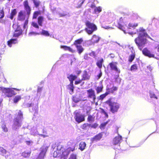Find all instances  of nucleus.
I'll list each match as a JSON object with an SVG mask.
<instances>
[{"mask_svg":"<svg viewBox=\"0 0 159 159\" xmlns=\"http://www.w3.org/2000/svg\"><path fill=\"white\" fill-rule=\"evenodd\" d=\"M138 36L134 39V42L138 48L142 50L143 48L148 43L146 37L151 38L146 31V30L143 27H140L137 30Z\"/></svg>","mask_w":159,"mask_h":159,"instance_id":"nucleus-1","label":"nucleus"},{"mask_svg":"<svg viewBox=\"0 0 159 159\" xmlns=\"http://www.w3.org/2000/svg\"><path fill=\"white\" fill-rule=\"evenodd\" d=\"M69 154V152L63 147L58 146L57 149L53 153L54 157H61L60 159H66Z\"/></svg>","mask_w":159,"mask_h":159,"instance_id":"nucleus-2","label":"nucleus"},{"mask_svg":"<svg viewBox=\"0 0 159 159\" xmlns=\"http://www.w3.org/2000/svg\"><path fill=\"white\" fill-rule=\"evenodd\" d=\"M105 103L110 107V111L112 113L117 112L120 108V105L117 102L112 101L111 98H109L105 102Z\"/></svg>","mask_w":159,"mask_h":159,"instance_id":"nucleus-3","label":"nucleus"},{"mask_svg":"<svg viewBox=\"0 0 159 159\" xmlns=\"http://www.w3.org/2000/svg\"><path fill=\"white\" fill-rule=\"evenodd\" d=\"M85 24L87 26V28L85 29V30L89 34H92L93 32L97 29L96 25L89 21H86Z\"/></svg>","mask_w":159,"mask_h":159,"instance_id":"nucleus-4","label":"nucleus"},{"mask_svg":"<svg viewBox=\"0 0 159 159\" xmlns=\"http://www.w3.org/2000/svg\"><path fill=\"white\" fill-rule=\"evenodd\" d=\"M0 90H2L3 93L8 97H11L16 94L13 88L0 87Z\"/></svg>","mask_w":159,"mask_h":159,"instance_id":"nucleus-5","label":"nucleus"},{"mask_svg":"<svg viewBox=\"0 0 159 159\" xmlns=\"http://www.w3.org/2000/svg\"><path fill=\"white\" fill-rule=\"evenodd\" d=\"M41 151L36 159H44L48 147L43 146L41 148Z\"/></svg>","mask_w":159,"mask_h":159,"instance_id":"nucleus-6","label":"nucleus"},{"mask_svg":"<svg viewBox=\"0 0 159 159\" xmlns=\"http://www.w3.org/2000/svg\"><path fill=\"white\" fill-rule=\"evenodd\" d=\"M87 92L88 94V98L92 99L93 102H94L96 99V96L94 90L92 89L91 88L87 90Z\"/></svg>","mask_w":159,"mask_h":159,"instance_id":"nucleus-7","label":"nucleus"},{"mask_svg":"<svg viewBox=\"0 0 159 159\" xmlns=\"http://www.w3.org/2000/svg\"><path fill=\"white\" fill-rule=\"evenodd\" d=\"M85 117L84 115L77 112L75 115L74 118L77 122L80 123L85 120Z\"/></svg>","mask_w":159,"mask_h":159,"instance_id":"nucleus-8","label":"nucleus"},{"mask_svg":"<svg viewBox=\"0 0 159 159\" xmlns=\"http://www.w3.org/2000/svg\"><path fill=\"white\" fill-rule=\"evenodd\" d=\"M118 62H117L112 61L109 64L110 69L112 70H114L118 73H120V70L118 68L117 65Z\"/></svg>","mask_w":159,"mask_h":159,"instance_id":"nucleus-9","label":"nucleus"},{"mask_svg":"<svg viewBox=\"0 0 159 159\" xmlns=\"http://www.w3.org/2000/svg\"><path fill=\"white\" fill-rule=\"evenodd\" d=\"M142 52L143 54L145 56L149 58H154L155 57V55L153 52H151L146 48L143 49Z\"/></svg>","mask_w":159,"mask_h":159,"instance_id":"nucleus-10","label":"nucleus"},{"mask_svg":"<svg viewBox=\"0 0 159 159\" xmlns=\"http://www.w3.org/2000/svg\"><path fill=\"white\" fill-rule=\"evenodd\" d=\"M23 5L26 11L27 15L28 17H29L31 13V9L27 0H25L23 2Z\"/></svg>","mask_w":159,"mask_h":159,"instance_id":"nucleus-11","label":"nucleus"},{"mask_svg":"<svg viewBox=\"0 0 159 159\" xmlns=\"http://www.w3.org/2000/svg\"><path fill=\"white\" fill-rule=\"evenodd\" d=\"M23 34V31L20 26H18L15 30L13 34V36L15 37H18Z\"/></svg>","mask_w":159,"mask_h":159,"instance_id":"nucleus-12","label":"nucleus"},{"mask_svg":"<svg viewBox=\"0 0 159 159\" xmlns=\"http://www.w3.org/2000/svg\"><path fill=\"white\" fill-rule=\"evenodd\" d=\"M26 15L23 11H20L17 16V20L21 21H23L26 19Z\"/></svg>","mask_w":159,"mask_h":159,"instance_id":"nucleus-13","label":"nucleus"},{"mask_svg":"<svg viewBox=\"0 0 159 159\" xmlns=\"http://www.w3.org/2000/svg\"><path fill=\"white\" fill-rule=\"evenodd\" d=\"M122 140V137L121 136L118 135L116 136L113 139V143L114 145H117L120 144V141Z\"/></svg>","mask_w":159,"mask_h":159,"instance_id":"nucleus-14","label":"nucleus"},{"mask_svg":"<svg viewBox=\"0 0 159 159\" xmlns=\"http://www.w3.org/2000/svg\"><path fill=\"white\" fill-rule=\"evenodd\" d=\"M102 136L101 133L98 134L91 139V142L93 143L94 141L99 140L102 138Z\"/></svg>","mask_w":159,"mask_h":159,"instance_id":"nucleus-15","label":"nucleus"},{"mask_svg":"<svg viewBox=\"0 0 159 159\" xmlns=\"http://www.w3.org/2000/svg\"><path fill=\"white\" fill-rule=\"evenodd\" d=\"M82 77L83 80H89L90 79V75H89L86 70H84V71Z\"/></svg>","mask_w":159,"mask_h":159,"instance_id":"nucleus-16","label":"nucleus"},{"mask_svg":"<svg viewBox=\"0 0 159 159\" xmlns=\"http://www.w3.org/2000/svg\"><path fill=\"white\" fill-rule=\"evenodd\" d=\"M17 43V39H11L7 41L8 45L10 47L12 46V44H15Z\"/></svg>","mask_w":159,"mask_h":159,"instance_id":"nucleus-17","label":"nucleus"},{"mask_svg":"<svg viewBox=\"0 0 159 159\" xmlns=\"http://www.w3.org/2000/svg\"><path fill=\"white\" fill-rule=\"evenodd\" d=\"M76 2V7L77 8H81L82 4L84 3L85 0H75Z\"/></svg>","mask_w":159,"mask_h":159,"instance_id":"nucleus-18","label":"nucleus"},{"mask_svg":"<svg viewBox=\"0 0 159 159\" xmlns=\"http://www.w3.org/2000/svg\"><path fill=\"white\" fill-rule=\"evenodd\" d=\"M83 40L82 38H80L74 41L73 43V45L76 47L81 45V44L83 42Z\"/></svg>","mask_w":159,"mask_h":159,"instance_id":"nucleus-19","label":"nucleus"},{"mask_svg":"<svg viewBox=\"0 0 159 159\" xmlns=\"http://www.w3.org/2000/svg\"><path fill=\"white\" fill-rule=\"evenodd\" d=\"M60 47L61 48L63 49L65 51L68 50L72 53L74 52L75 51V50H73L70 47L67 46L61 45V46Z\"/></svg>","mask_w":159,"mask_h":159,"instance_id":"nucleus-20","label":"nucleus"},{"mask_svg":"<svg viewBox=\"0 0 159 159\" xmlns=\"http://www.w3.org/2000/svg\"><path fill=\"white\" fill-rule=\"evenodd\" d=\"M86 143L84 142H81L79 144V149L81 151L84 150L86 147Z\"/></svg>","mask_w":159,"mask_h":159,"instance_id":"nucleus-21","label":"nucleus"},{"mask_svg":"<svg viewBox=\"0 0 159 159\" xmlns=\"http://www.w3.org/2000/svg\"><path fill=\"white\" fill-rule=\"evenodd\" d=\"M77 76L72 74H71L68 76L67 78L69 80L70 83H73V81L76 79Z\"/></svg>","mask_w":159,"mask_h":159,"instance_id":"nucleus-22","label":"nucleus"},{"mask_svg":"<svg viewBox=\"0 0 159 159\" xmlns=\"http://www.w3.org/2000/svg\"><path fill=\"white\" fill-rule=\"evenodd\" d=\"M16 13L17 11L16 9H14L12 10L9 18L11 20H12L13 19L14 17L16 15Z\"/></svg>","mask_w":159,"mask_h":159,"instance_id":"nucleus-23","label":"nucleus"},{"mask_svg":"<svg viewBox=\"0 0 159 159\" xmlns=\"http://www.w3.org/2000/svg\"><path fill=\"white\" fill-rule=\"evenodd\" d=\"M31 153V151H25L22 153L21 156L25 158H27L30 156Z\"/></svg>","mask_w":159,"mask_h":159,"instance_id":"nucleus-24","label":"nucleus"},{"mask_svg":"<svg viewBox=\"0 0 159 159\" xmlns=\"http://www.w3.org/2000/svg\"><path fill=\"white\" fill-rule=\"evenodd\" d=\"M44 20V18L43 16H40L38 17L37 19V22L39 25L42 26V23Z\"/></svg>","mask_w":159,"mask_h":159,"instance_id":"nucleus-25","label":"nucleus"},{"mask_svg":"<svg viewBox=\"0 0 159 159\" xmlns=\"http://www.w3.org/2000/svg\"><path fill=\"white\" fill-rule=\"evenodd\" d=\"M91 124L85 123L82 124L81 126V128L83 130H87L90 127Z\"/></svg>","mask_w":159,"mask_h":159,"instance_id":"nucleus-26","label":"nucleus"},{"mask_svg":"<svg viewBox=\"0 0 159 159\" xmlns=\"http://www.w3.org/2000/svg\"><path fill=\"white\" fill-rule=\"evenodd\" d=\"M100 39V38L96 35H93L92 37V40L94 43H97L98 42Z\"/></svg>","mask_w":159,"mask_h":159,"instance_id":"nucleus-27","label":"nucleus"},{"mask_svg":"<svg viewBox=\"0 0 159 159\" xmlns=\"http://www.w3.org/2000/svg\"><path fill=\"white\" fill-rule=\"evenodd\" d=\"M109 94V92H106L104 93L101 94L98 97V99L99 100H102L108 94Z\"/></svg>","mask_w":159,"mask_h":159,"instance_id":"nucleus-28","label":"nucleus"},{"mask_svg":"<svg viewBox=\"0 0 159 159\" xmlns=\"http://www.w3.org/2000/svg\"><path fill=\"white\" fill-rule=\"evenodd\" d=\"M103 62V59L101 58L100 60H98L96 64L99 68H101L102 67V64Z\"/></svg>","mask_w":159,"mask_h":159,"instance_id":"nucleus-29","label":"nucleus"},{"mask_svg":"<svg viewBox=\"0 0 159 159\" xmlns=\"http://www.w3.org/2000/svg\"><path fill=\"white\" fill-rule=\"evenodd\" d=\"M135 57V52H132L129 57L128 61L129 62H131L134 59Z\"/></svg>","mask_w":159,"mask_h":159,"instance_id":"nucleus-30","label":"nucleus"},{"mask_svg":"<svg viewBox=\"0 0 159 159\" xmlns=\"http://www.w3.org/2000/svg\"><path fill=\"white\" fill-rule=\"evenodd\" d=\"M41 14V12L40 11H35L33 14L32 17L33 19H36L38 16Z\"/></svg>","mask_w":159,"mask_h":159,"instance_id":"nucleus-31","label":"nucleus"},{"mask_svg":"<svg viewBox=\"0 0 159 159\" xmlns=\"http://www.w3.org/2000/svg\"><path fill=\"white\" fill-rule=\"evenodd\" d=\"M34 4L35 7L38 8L41 3V2L38 0H32Z\"/></svg>","mask_w":159,"mask_h":159,"instance_id":"nucleus-32","label":"nucleus"},{"mask_svg":"<svg viewBox=\"0 0 159 159\" xmlns=\"http://www.w3.org/2000/svg\"><path fill=\"white\" fill-rule=\"evenodd\" d=\"M78 53L80 54L84 51V49L81 45L76 47Z\"/></svg>","mask_w":159,"mask_h":159,"instance_id":"nucleus-33","label":"nucleus"},{"mask_svg":"<svg viewBox=\"0 0 159 159\" xmlns=\"http://www.w3.org/2000/svg\"><path fill=\"white\" fill-rule=\"evenodd\" d=\"M21 96L20 95H17L13 99L14 103H16L21 99Z\"/></svg>","mask_w":159,"mask_h":159,"instance_id":"nucleus-34","label":"nucleus"},{"mask_svg":"<svg viewBox=\"0 0 159 159\" xmlns=\"http://www.w3.org/2000/svg\"><path fill=\"white\" fill-rule=\"evenodd\" d=\"M87 121L89 122H92L94 121L95 120V116L91 115H89L87 119Z\"/></svg>","mask_w":159,"mask_h":159,"instance_id":"nucleus-35","label":"nucleus"},{"mask_svg":"<svg viewBox=\"0 0 159 159\" xmlns=\"http://www.w3.org/2000/svg\"><path fill=\"white\" fill-rule=\"evenodd\" d=\"M109 120L106 121V122L101 123L100 126L99 128L101 129H103L105 128V127L106 126L107 124L108 123Z\"/></svg>","mask_w":159,"mask_h":159,"instance_id":"nucleus-36","label":"nucleus"},{"mask_svg":"<svg viewBox=\"0 0 159 159\" xmlns=\"http://www.w3.org/2000/svg\"><path fill=\"white\" fill-rule=\"evenodd\" d=\"M67 86L68 89L70 90L71 92H73L74 89V87L73 86V83L70 82V84L68 85Z\"/></svg>","mask_w":159,"mask_h":159,"instance_id":"nucleus-37","label":"nucleus"},{"mask_svg":"<svg viewBox=\"0 0 159 159\" xmlns=\"http://www.w3.org/2000/svg\"><path fill=\"white\" fill-rule=\"evenodd\" d=\"M40 34L46 36H50V34L48 32L44 30H42Z\"/></svg>","mask_w":159,"mask_h":159,"instance_id":"nucleus-38","label":"nucleus"},{"mask_svg":"<svg viewBox=\"0 0 159 159\" xmlns=\"http://www.w3.org/2000/svg\"><path fill=\"white\" fill-rule=\"evenodd\" d=\"M103 88V86L102 85L100 86H98L96 89L97 93L98 94L102 91Z\"/></svg>","mask_w":159,"mask_h":159,"instance_id":"nucleus-39","label":"nucleus"},{"mask_svg":"<svg viewBox=\"0 0 159 159\" xmlns=\"http://www.w3.org/2000/svg\"><path fill=\"white\" fill-rule=\"evenodd\" d=\"M1 128L2 129L3 131L4 132H7L8 131V129L6 127V124L4 123H3L2 124Z\"/></svg>","mask_w":159,"mask_h":159,"instance_id":"nucleus-40","label":"nucleus"},{"mask_svg":"<svg viewBox=\"0 0 159 159\" xmlns=\"http://www.w3.org/2000/svg\"><path fill=\"white\" fill-rule=\"evenodd\" d=\"M28 18L29 17L28 16L27 18H26V20H25V21L23 24V28L24 29L26 28H27L28 27Z\"/></svg>","mask_w":159,"mask_h":159,"instance_id":"nucleus-41","label":"nucleus"},{"mask_svg":"<svg viewBox=\"0 0 159 159\" xmlns=\"http://www.w3.org/2000/svg\"><path fill=\"white\" fill-rule=\"evenodd\" d=\"M117 87L115 86H113L111 89V90H110L107 92H109V94L110 93H113L115 91H117Z\"/></svg>","mask_w":159,"mask_h":159,"instance_id":"nucleus-42","label":"nucleus"},{"mask_svg":"<svg viewBox=\"0 0 159 159\" xmlns=\"http://www.w3.org/2000/svg\"><path fill=\"white\" fill-rule=\"evenodd\" d=\"M102 11V8L101 7L99 6L96 7L94 10V11L95 13H99Z\"/></svg>","mask_w":159,"mask_h":159,"instance_id":"nucleus-43","label":"nucleus"},{"mask_svg":"<svg viewBox=\"0 0 159 159\" xmlns=\"http://www.w3.org/2000/svg\"><path fill=\"white\" fill-rule=\"evenodd\" d=\"M138 69V67L137 64H134L132 65L130 67V70L131 71H134Z\"/></svg>","mask_w":159,"mask_h":159,"instance_id":"nucleus-44","label":"nucleus"},{"mask_svg":"<svg viewBox=\"0 0 159 159\" xmlns=\"http://www.w3.org/2000/svg\"><path fill=\"white\" fill-rule=\"evenodd\" d=\"M14 124L16 126H20V124L19 123V120L17 118H16L14 120Z\"/></svg>","mask_w":159,"mask_h":159,"instance_id":"nucleus-45","label":"nucleus"},{"mask_svg":"<svg viewBox=\"0 0 159 159\" xmlns=\"http://www.w3.org/2000/svg\"><path fill=\"white\" fill-rule=\"evenodd\" d=\"M0 152L2 155L6 154L7 153V151L4 148L2 147H0Z\"/></svg>","mask_w":159,"mask_h":159,"instance_id":"nucleus-46","label":"nucleus"},{"mask_svg":"<svg viewBox=\"0 0 159 159\" xmlns=\"http://www.w3.org/2000/svg\"><path fill=\"white\" fill-rule=\"evenodd\" d=\"M17 116L20 119H22L23 118V114L22 112L20 110L18 112Z\"/></svg>","mask_w":159,"mask_h":159,"instance_id":"nucleus-47","label":"nucleus"},{"mask_svg":"<svg viewBox=\"0 0 159 159\" xmlns=\"http://www.w3.org/2000/svg\"><path fill=\"white\" fill-rule=\"evenodd\" d=\"M4 16V12L3 9L0 10V19L3 18Z\"/></svg>","mask_w":159,"mask_h":159,"instance_id":"nucleus-48","label":"nucleus"},{"mask_svg":"<svg viewBox=\"0 0 159 159\" xmlns=\"http://www.w3.org/2000/svg\"><path fill=\"white\" fill-rule=\"evenodd\" d=\"M31 25L34 27L37 28L39 29V26L37 23L35 22H32L31 23Z\"/></svg>","mask_w":159,"mask_h":159,"instance_id":"nucleus-49","label":"nucleus"},{"mask_svg":"<svg viewBox=\"0 0 159 159\" xmlns=\"http://www.w3.org/2000/svg\"><path fill=\"white\" fill-rule=\"evenodd\" d=\"M101 112L103 114L105 115V117L106 118H108V115L107 113L104 110V109L101 108Z\"/></svg>","mask_w":159,"mask_h":159,"instance_id":"nucleus-50","label":"nucleus"},{"mask_svg":"<svg viewBox=\"0 0 159 159\" xmlns=\"http://www.w3.org/2000/svg\"><path fill=\"white\" fill-rule=\"evenodd\" d=\"M40 34V33H36L34 32H31L29 33L28 34V35L30 36H32L33 35H39Z\"/></svg>","mask_w":159,"mask_h":159,"instance_id":"nucleus-51","label":"nucleus"},{"mask_svg":"<svg viewBox=\"0 0 159 159\" xmlns=\"http://www.w3.org/2000/svg\"><path fill=\"white\" fill-rule=\"evenodd\" d=\"M69 159H76V155L74 154H71Z\"/></svg>","mask_w":159,"mask_h":159,"instance_id":"nucleus-52","label":"nucleus"},{"mask_svg":"<svg viewBox=\"0 0 159 159\" xmlns=\"http://www.w3.org/2000/svg\"><path fill=\"white\" fill-rule=\"evenodd\" d=\"M150 97L151 98H154L156 99H157V97L156 96L155 94L154 93H151L150 94Z\"/></svg>","mask_w":159,"mask_h":159,"instance_id":"nucleus-53","label":"nucleus"},{"mask_svg":"<svg viewBox=\"0 0 159 159\" xmlns=\"http://www.w3.org/2000/svg\"><path fill=\"white\" fill-rule=\"evenodd\" d=\"M98 125L97 123H95L92 125L91 124L90 127L91 128L95 129L98 127Z\"/></svg>","mask_w":159,"mask_h":159,"instance_id":"nucleus-54","label":"nucleus"},{"mask_svg":"<svg viewBox=\"0 0 159 159\" xmlns=\"http://www.w3.org/2000/svg\"><path fill=\"white\" fill-rule=\"evenodd\" d=\"M118 27L120 30H123L124 28L123 26L119 23H118V25L117 26Z\"/></svg>","mask_w":159,"mask_h":159,"instance_id":"nucleus-55","label":"nucleus"},{"mask_svg":"<svg viewBox=\"0 0 159 159\" xmlns=\"http://www.w3.org/2000/svg\"><path fill=\"white\" fill-rule=\"evenodd\" d=\"M82 80H82V79L81 80H76L75 81V84L76 85L82 82Z\"/></svg>","mask_w":159,"mask_h":159,"instance_id":"nucleus-56","label":"nucleus"},{"mask_svg":"<svg viewBox=\"0 0 159 159\" xmlns=\"http://www.w3.org/2000/svg\"><path fill=\"white\" fill-rule=\"evenodd\" d=\"M102 73L101 72V70H100V73H99V74L97 75V79H99L102 76Z\"/></svg>","mask_w":159,"mask_h":159,"instance_id":"nucleus-57","label":"nucleus"},{"mask_svg":"<svg viewBox=\"0 0 159 159\" xmlns=\"http://www.w3.org/2000/svg\"><path fill=\"white\" fill-rule=\"evenodd\" d=\"M89 57H88L87 54H85L84 55V59L86 60H88L89 59Z\"/></svg>","mask_w":159,"mask_h":159,"instance_id":"nucleus-58","label":"nucleus"},{"mask_svg":"<svg viewBox=\"0 0 159 159\" xmlns=\"http://www.w3.org/2000/svg\"><path fill=\"white\" fill-rule=\"evenodd\" d=\"M138 26V24H135L132 25L131 24H129V26L130 27H135Z\"/></svg>","mask_w":159,"mask_h":159,"instance_id":"nucleus-59","label":"nucleus"},{"mask_svg":"<svg viewBox=\"0 0 159 159\" xmlns=\"http://www.w3.org/2000/svg\"><path fill=\"white\" fill-rule=\"evenodd\" d=\"M42 90V87H38V89L37 90V91L38 93H40L41 92Z\"/></svg>","mask_w":159,"mask_h":159,"instance_id":"nucleus-60","label":"nucleus"},{"mask_svg":"<svg viewBox=\"0 0 159 159\" xmlns=\"http://www.w3.org/2000/svg\"><path fill=\"white\" fill-rule=\"evenodd\" d=\"M102 27L105 29H108L112 28V27H109L107 26H103Z\"/></svg>","mask_w":159,"mask_h":159,"instance_id":"nucleus-61","label":"nucleus"},{"mask_svg":"<svg viewBox=\"0 0 159 159\" xmlns=\"http://www.w3.org/2000/svg\"><path fill=\"white\" fill-rule=\"evenodd\" d=\"M25 142L26 144L28 145H30V144L32 143L31 141H26Z\"/></svg>","mask_w":159,"mask_h":159,"instance_id":"nucleus-62","label":"nucleus"},{"mask_svg":"<svg viewBox=\"0 0 159 159\" xmlns=\"http://www.w3.org/2000/svg\"><path fill=\"white\" fill-rule=\"evenodd\" d=\"M81 72V70H77L75 71V73L77 75H79V74H80Z\"/></svg>","mask_w":159,"mask_h":159,"instance_id":"nucleus-63","label":"nucleus"},{"mask_svg":"<svg viewBox=\"0 0 159 159\" xmlns=\"http://www.w3.org/2000/svg\"><path fill=\"white\" fill-rule=\"evenodd\" d=\"M40 136L43 137V138H45L46 137H48V135L43 134H40Z\"/></svg>","mask_w":159,"mask_h":159,"instance_id":"nucleus-64","label":"nucleus"}]
</instances>
